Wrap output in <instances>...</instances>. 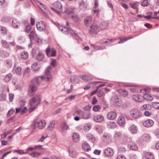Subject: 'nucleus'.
<instances>
[{
    "mask_svg": "<svg viewBox=\"0 0 159 159\" xmlns=\"http://www.w3.org/2000/svg\"><path fill=\"white\" fill-rule=\"evenodd\" d=\"M41 101L39 95H36L32 98L29 101V105L30 106H37L39 105Z\"/></svg>",
    "mask_w": 159,
    "mask_h": 159,
    "instance_id": "f257e3e1",
    "label": "nucleus"
},
{
    "mask_svg": "<svg viewBox=\"0 0 159 159\" xmlns=\"http://www.w3.org/2000/svg\"><path fill=\"white\" fill-rule=\"evenodd\" d=\"M37 89V86L35 83H32L29 87L28 90V94L30 97L34 96V93Z\"/></svg>",
    "mask_w": 159,
    "mask_h": 159,
    "instance_id": "f03ea898",
    "label": "nucleus"
},
{
    "mask_svg": "<svg viewBox=\"0 0 159 159\" xmlns=\"http://www.w3.org/2000/svg\"><path fill=\"white\" fill-rule=\"evenodd\" d=\"M130 116L134 118H137L141 116V113L139 111L136 109H133L130 111Z\"/></svg>",
    "mask_w": 159,
    "mask_h": 159,
    "instance_id": "7ed1b4c3",
    "label": "nucleus"
},
{
    "mask_svg": "<svg viewBox=\"0 0 159 159\" xmlns=\"http://www.w3.org/2000/svg\"><path fill=\"white\" fill-rule=\"evenodd\" d=\"M51 68V66H48L47 69H46L45 71V75L41 76V77L42 79H46V78L47 81L51 79L52 76L49 71Z\"/></svg>",
    "mask_w": 159,
    "mask_h": 159,
    "instance_id": "20e7f679",
    "label": "nucleus"
},
{
    "mask_svg": "<svg viewBox=\"0 0 159 159\" xmlns=\"http://www.w3.org/2000/svg\"><path fill=\"white\" fill-rule=\"evenodd\" d=\"M35 122H37V127L40 129H42L45 127L46 125V121L40 120L38 119H37L34 120Z\"/></svg>",
    "mask_w": 159,
    "mask_h": 159,
    "instance_id": "39448f33",
    "label": "nucleus"
},
{
    "mask_svg": "<svg viewBox=\"0 0 159 159\" xmlns=\"http://www.w3.org/2000/svg\"><path fill=\"white\" fill-rule=\"evenodd\" d=\"M114 154L113 150L109 148H107L104 150V154L107 157H111Z\"/></svg>",
    "mask_w": 159,
    "mask_h": 159,
    "instance_id": "423d86ee",
    "label": "nucleus"
},
{
    "mask_svg": "<svg viewBox=\"0 0 159 159\" xmlns=\"http://www.w3.org/2000/svg\"><path fill=\"white\" fill-rule=\"evenodd\" d=\"M103 140L107 144L111 143V138L110 135L107 133H105L103 135Z\"/></svg>",
    "mask_w": 159,
    "mask_h": 159,
    "instance_id": "0eeeda50",
    "label": "nucleus"
},
{
    "mask_svg": "<svg viewBox=\"0 0 159 159\" xmlns=\"http://www.w3.org/2000/svg\"><path fill=\"white\" fill-rule=\"evenodd\" d=\"M98 25L95 24L93 23L90 26V29L89 30V33L91 34H95L96 31L98 29Z\"/></svg>",
    "mask_w": 159,
    "mask_h": 159,
    "instance_id": "6e6552de",
    "label": "nucleus"
},
{
    "mask_svg": "<svg viewBox=\"0 0 159 159\" xmlns=\"http://www.w3.org/2000/svg\"><path fill=\"white\" fill-rule=\"evenodd\" d=\"M128 147L131 150L135 151L138 148L136 144L132 140L130 142H128Z\"/></svg>",
    "mask_w": 159,
    "mask_h": 159,
    "instance_id": "1a4fd4ad",
    "label": "nucleus"
},
{
    "mask_svg": "<svg viewBox=\"0 0 159 159\" xmlns=\"http://www.w3.org/2000/svg\"><path fill=\"white\" fill-rule=\"evenodd\" d=\"M154 124L153 121L152 120L148 119L145 121L143 123V125L146 127H148L152 126Z\"/></svg>",
    "mask_w": 159,
    "mask_h": 159,
    "instance_id": "9d476101",
    "label": "nucleus"
},
{
    "mask_svg": "<svg viewBox=\"0 0 159 159\" xmlns=\"http://www.w3.org/2000/svg\"><path fill=\"white\" fill-rule=\"evenodd\" d=\"M116 113L113 111H111L109 112L107 116V117L108 119L113 120L116 118Z\"/></svg>",
    "mask_w": 159,
    "mask_h": 159,
    "instance_id": "9b49d317",
    "label": "nucleus"
},
{
    "mask_svg": "<svg viewBox=\"0 0 159 159\" xmlns=\"http://www.w3.org/2000/svg\"><path fill=\"white\" fill-rule=\"evenodd\" d=\"M94 120L97 122H101L104 120V117L101 115H98L94 116Z\"/></svg>",
    "mask_w": 159,
    "mask_h": 159,
    "instance_id": "f8f14e48",
    "label": "nucleus"
},
{
    "mask_svg": "<svg viewBox=\"0 0 159 159\" xmlns=\"http://www.w3.org/2000/svg\"><path fill=\"white\" fill-rule=\"evenodd\" d=\"M61 131L65 133L66 132L67 130L69 129L68 125L65 122L61 124Z\"/></svg>",
    "mask_w": 159,
    "mask_h": 159,
    "instance_id": "ddd939ff",
    "label": "nucleus"
},
{
    "mask_svg": "<svg viewBox=\"0 0 159 159\" xmlns=\"http://www.w3.org/2000/svg\"><path fill=\"white\" fill-rule=\"evenodd\" d=\"M129 129L131 134H135L137 132L138 128L137 126L133 125L129 127Z\"/></svg>",
    "mask_w": 159,
    "mask_h": 159,
    "instance_id": "4468645a",
    "label": "nucleus"
},
{
    "mask_svg": "<svg viewBox=\"0 0 159 159\" xmlns=\"http://www.w3.org/2000/svg\"><path fill=\"white\" fill-rule=\"evenodd\" d=\"M72 139L75 142H77L79 140L80 137L79 134L76 133H73L72 136Z\"/></svg>",
    "mask_w": 159,
    "mask_h": 159,
    "instance_id": "2eb2a0df",
    "label": "nucleus"
},
{
    "mask_svg": "<svg viewBox=\"0 0 159 159\" xmlns=\"http://www.w3.org/2000/svg\"><path fill=\"white\" fill-rule=\"evenodd\" d=\"M58 27L59 30L64 34H67L68 33V28L67 29L65 26L59 25H58Z\"/></svg>",
    "mask_w": 159,
    "mask_h": 159,
    "instance_id": "dca6fc26",
    "label": "nucleus"
},
{
    "mask_svg": "<svg viewBox=\"0 0 159 159\" xmlns=\"http://www.w3.org/2000/svg\"><path fill=\"white\" fill-rule=\"evenodd\" d=\"M12 25L14 28H18L20 25V23L16 19H13L12 21Z\"/></svg>",
    "mask_w": 159,
    "mask_h": 159,
    "instance_id": "f3484780",
    "label": "nucleus"
},
{
    "mask_svg": "<svg viewBox=\"0 0 159 159\" xmlns=\"http://www.w3.org/2000/svg\"><path fill=\"white\" fill-rule=\"evenodd\" d=\"M121 137V133L120 132H116L114 136V138L115 140H120Z\"/></svg>",
    "mask_w": 159,
    "mask_h": 159,
    "instance_id": "a211bd4d",
    "label": "nucleus"
},
{
    "mask_svg": "<svg viewBox=\"0 0 159 159\" xmlns=\"http://www.w3.org/2000/svg\"><path fill=\"white\" fill-rule=\"evenodd\" d=\"M53 5L55 7L59 10L60 11V10L61 9L62 6L61 3L59 1H57L55 2L53 4Z\"/></svg>",
    "mask_w": 159,
    "mask_h": 159,
    "instance_id": "6ab92c4d",
    "label": "nucleus"
},
{
    "mask_svg": "<svg viewBox=\"0 0 159 159\" xmlns=\"http://www.w3.org/2000/svg\"><path fill=\"white\" fill-rule=\"evenodd\" d=\"M35 2L36 4L37 5L38 7L42 10H43V9L46 10V8L44 5L40 2L38 0L35 1Z\"/></svg>",
    "mask_w": 159,
    "mask_h": 159,
    "instance_id": "aec40b11",
    "label": "nucleus"
},
{
    "mask_svg": "<svg viewBox=\"0 0 159 159\" xmlns=\"http://www.w3.org/2000/svg\"><path fill=\"white\" fill-rule=\"evenodd\" d=\"M125 119L122 116H120L118 120V123L120 126H122L125 123Z\"/></svg>",
    "mask_w": 159,
    "mask_h": 159,
    "instance_id": "412c9836",
    "label": "nucleus"
},
{
    "mask_svg": "<svg viewBox=\"0 0 159 159\" xmlns=\"http://www.w3.org/2000/svg\"><path fill=\"white\" fill-rule=\"evenodd\" d=\"M92 17L89 16L86 17L84 20V23L86 26H89L91 22Z\"/></svg>",
    "mask_w": 159,
    "mask_h": 159,
    "instance_id": "4be33fe9",
    "label": "nucleus"
},
{
    "mask_svg": "<svg viewBox=\"0 0 159 159\" xmlns=\"http://www.w3.org/2000/svg\"><path fill=\"white\" fill-rule=\"evenodd\" d=\"M145 157L147 159H154L153 155L150 152H147L145 154Z\"/></svg>",
    "mask_w": 159,
    "mask_h": 159,
    "instance_id": "5701e85b",
    "label": "nucleus"
},
{
    "mask_svg": "<svg viewBox=\"0 0 159 159\" xmlns=\"http://www.w3.org/2000/svg\"><path fill=\"white\" fill-rule=\"evenodd\" d=\"M144 98L148 101H152L153 100V98L150 94L145 93L143 96Z\"/></svg>",
    "mask_w": 159,
    "mask_h": 159,
    "instance_id": "b1692460",
    "label": "nucleus"
},
{
    "mask_svg": "<svg viewBox=\"0 0 159 159\" xmlns=\"http://www.w3.org/2000/svg\"><path fill=\"white\" fill-rule=\"evenodd\" d=\"M82 147L85 151H88L90 149V147L87 143H84L82 145Z\"/></svg>",
    "mask_w": 159,
    "mask_h": 159,
    "instance_id": "393cba45",
    "label": "nucleus"
},
{
    "mask_svg": "<svg viewBox=\"0 0 159 159\" xmlns=\"http://www.w3.org/2000/svg\"><path fill=\"white\" fill-rule=\"evenodd\" d=\"M32 69L33 70L36 71L38 70L39 68V65L37 63H35L31 66Z\"/></svg>",
    "mask_w": 159,
    "mask_h": 159,
    "instance_id": "a878e982",
    "label": "nucleus"
},
{
    "mask_svg": "<svg viewBox=\"0 0 159 159\" xmlns=\"http://www.w3.org/2000/svg\"><path fill=\"white\" fill-rule=\"evenodd\" d=\"M87 139L92 142H94L95 139L94 136L91 134H88L86 135Z\"/></svg>",
    "mask_w": 159,
    "mask_h": 159,
    "instance_id": "bb28decb",
    "label": "nucleus"
},
{
    "mask_svg": "<svg viewBox=\"0 0 159 159\" xmlns=\"http://www.w3.org/2000/svg\"><path fill=\"white\" fill-rule=\"evenodd\" d=\"M119 92L121 95L125 97L128 95L127 92L125 89H121L119 90Z\"/></svg>",
    "mask_w": 159,
    "mask_h": 159,
    "instance_id": "cd10ccee",
    "label": "nucleus"
},
{
    "mask_svg": "<svg viewBox=\"0 0 159 159\" xmlns=\"http://www.w3.org/2000/svg\"><path fill=\"white\" fill-rule=\"evenodd\" d=\"M150 136L147 134H144L141 137L142 139L144 141H148L150 140Z\"/></svg>",
    "mask_w": 159,
    "mask_h": 159,
    "instance_id": "c85d7f7f",
    "label": "nucleus"
},
{
    "mask_svg": "<svg viewBox=\"0 0 159 159\" xmlns=\"http://www.w3.org/2000/svg\"><path fill=\"white\" fill-rule=\"evenodd\" d=\"M12 74L9 73L7 74L4 78V80L6 82H8L10 81L12 78Z\"/></svg>",
    "mask_w": 159,
    "mask_h": 159,
    "instance_id": "c756f323",
    "label": "nucleus"
},
{
    "mask_svg": "<svg viewBox=\"0 0 159 159\" xmlns=\"http://www.w3.org/2000/svg\"><path fill=\"white\" fill-rule=\"evenodd\" d=\"M44 57L43 53L39 52L37 56L36 59L39 61H41L43 58Z\"/></svg>",
    "mask_w": 159,
    "mask_h": 159,
    "instance_id": "7c9ffc66",
    "label": "nucleus"
},
{
    "mask_svg": "<svg viewBox=\"0 0 159 159\" xmlns=\"http://www.w3.org/2000/svg\"><path fill=\"white\" fill-rule=\"evenodd\" d=\"M28 57V54L26 51H23L21 53V58L24 59H27Z\"/></svg>",
    "mask_w": 159,
    "mask_h": 159,
    "instance_id": "2f4dec72",
    "label": "nucleus"
},
{
    "mask_svg": "<svg viewBox=\"0 0 159 159\" xmlns=\"http://www.w3.org/2000/svg\"><path fill=\"white\" fill-rule=\"evenodd\" d=\"M151 106L149 104H144L141 107V109L142 110H147L151 109Z\"/></svg>",
    "mask_w": 159,
    "mask_h": 159,
    "instance_id": "473e14b6",
    "label": "nucleus"
},
{
    "mask_svg": "<svg viewBox=\"0 0 159 159\" xmlns=\"http://www.w3.org/2000/svg\"><path fill=\"white\" fill-rule=\"evenodd\" d=\"M133 37H128L126 38H125L124 39H122L121 38H120V40L118 42V43L120 44L121 43H124V42H126L127 40H129L130 39H133Z\"/></svg>",
    "mask_w": 159,
    "mask_h": 159,
    "instance_id": "72a5a7b5",
    "label": "nucleus"
},
{
    "mask_svg": "<svg viewBox=\"0 0 159 159\" xmlns=\"http://www.w3.org/2000/svg\"><path fill=\"white\" fill-rule=\"evenodd\" d=\"M131 140H132L131 139L128 137L127 136L124 135L123 137L122 140L125 143L127 142H128H128H130Z\"/></svg>",
    "mask_w": 159,
    "mask_h": 159,
    "instance_id": "f704fd0d",
    "label": "nucleus"
},
{
    "mask_svg": "<svg viewBox=\"0 0 159 159\" xmlns=\"http://www.w3.org/2000/svg\"><path fill=\"white\" fill-rule=\"evenodd\" d=\"M83 115L82 117L84 119H88L89 118L90 114L89 112H84L82 113Z\"/></svg>",
    "mask_w": 159,
    "mask_h": 159,
    "instance_id": "c9c22d12",
    "label": "nucleus"
},
{
    "mask_svg": "<svg viewBox=\"0 0 159 159\" xmlns=\"http://www.w3.org/2000/svg\"><path fill=\"white\" fill-rule=\"evenodd\" d=\"M0 54L2 57H7L9 55V53L7 51H2L0 52Z\"/></svg>",
    "mask_w": 159,
    "mask_h": 159,
    "instance_id": "e433bc0d",
    "label": "nucleus"
},
{
    "mask_svg": "<svg viewBox=\"0 0 159 159\" xmlns=\"http://www.w3.org/2000/svg\"><path fill=\"white\" fill-rule=\"evenodd\" d=\"M2 46L6 48H8L9 46V43H7L4 40H2L1 42Z\"/></svg>",
    "mask_w": 159,
    "mask_h": 159,
    "instance_id": "4c0bfd02",
    "label": "nucleus"
},
{
    "mask_svg": "<svg viewBox=\"0 0 159 159\" xmlns=\"http://www.w3.org/2000/svg\"><path fill=\"white\" fill-rule=\"evenodd\" d=\"M10 18L7 16H5L2 17L1 21L3 22H8L10 20Z\"/></svg>",
    "mask_w": 159,
    "mask_h": 159,
    "instance_id": "58836bf2",
    "label": "nucleus"
},
{
    "mask_svg": "<svg viewBox=\"0 0 159 159\" xmlns=\"http://www.w3.org/2000/svg\"><path fill=\"white\" fill-rule=\"evenodd\" d=\"M54 123V121L51 122L50 125L48 127V130H51L53 129L55 125Z\"/></svg>",
    "mask_w": 159,
    "mask_h": 159,
    "instance_id": "ea45409f",
    "label": "nucleus"
},
{
    "mask_svg": "<svg viewBox=\"0 0 159 159\" xmlns=\"http://www.w3.org/2000/svg\"><path fill=\"white\" fill-rule=\"evenodd\" d=\"M56 50L53 48L51 49L50 54L49 56L50 57H54L56 55Z\"/></svg>",
    "mask_w": 159,
    "mask_h": 159,
    "instance_id": "a19ab883",
    "label": "nucleus"
},
{
    "mask_svg": "<svg viewBox=\"0 0 159 159\" xmlns=\"http://www.w3.org/2000/svg\"><path fill=\"white\" fill-rule=\"evenodd\" d=\"M30 154L33 157H37L40 155V153L37 152H35L31 153Z\"/></svg>",
    "mask_w": 159,
    "mask_h": 159,
    "instance_id": "79ce46f5",
    "label": "nucleus"
},
{
    "mask_svg": "<svg viewBox=\"0 0 159 159\" xmlns=\"http://www.w3.org/2000/svg\"><path fill=\"white\" fill-rule=\"evenodd\" d=\"M104 94V91L102 89H100V90L97 92V95L98 97H102Z\"/></svg>",
    "mask_w": 159,
    "mask_h": 159,
    "instance_id": "37998d69",
    "label": "nucleus"
},
{
    "mask_svg": "<svg viewBox=\"0 0 159 159\" xmlns=\"http://www.w3.org/2000/svg\"><path fill=\"white\" fill-rule=\"evenodd\" d=\"M7 65L10 68H11L12 66V63L11 60L7 59L6 61Z\"/></svg>",
    "mask_w": 159,
    "mask_h": 159,
    "instance_id": "c03bdc74",
    "label": "nucleus"
},
{
    "mask_svg": "<svg viewBox=\"0 0 159 159\" xmlns=\"http://www.w3.org/2000/svg\"><path fill=\"white\" fill-rule=\"evenodd\" d=\"M149 4L148 0H144L143 2L141 3V5L143 7H146Z\"/></svg>",
    "mask_w": 159,
    "mask_h": 159,
    "instance_id": "a18cd8bd",
    "label": "nucleus"
},
{
    "mask_svg": "<svg viewBox=\"0 0 159 159\" xmlns=\"http://www.w3.org/2000/svg\"><path fill=\"white\" fill-rule=\"evenodd\" d=\"M30 1H26L24 3V6L26 8H29L30 6Z\"/></svg>",
    "mask_w": 159,
    "mask_h": 159,
    "instance_id": "49530a36",
    "label": "nucleus"
},
{
    "mask_svg": "<svg viewBox=\"0 0 159 159\" xmlns=\"http://www.w3.org/2000/svg\"><path fill=\"white\" fill-rule=\"evenodd\" d=\"M43 79H44L46 80H47L46 78V79H42L41 77V76L37 78L36 79V80H35L36 82L35 83L37 85V84H38L40 82V81L41 80H43Z\"/></svg>",
    "mask_w": 159,
    "mask_h": 159,
    "instance_id": "de8ad7c7",
    "label": "nucleus"
},
{
    "mask_svg": "<svg viewBox=\"0 0 159 159\" xmlns=\"http://www.w3.org/2000/svg\"><path fill=\"white\" fill-rule=\"evenodd\" d=\"M69 15L71 16V17L74 19H76L77 18V15L75 13H73L71 12H70L69 13Z\"/></svg>",
    "mask_w": 159,
    "mask_h": 159,
    "instance_id": "09e8293b",
    "label": "nucleus"
},
{
    "mask_svg": "<svg viewBox=\"0 0 159 159\" xmlns=\"http://www.w3.org/2000/svg\"><path fill=\"white\" fill-rule=\"evenodd\" d=\"M15 111V110L13 109H11L8 112L7 116L8 117H9Z\"/></svg>",
    "mask_w": 159,
    "mask_h": 159,
    "instance_id": "8fccbe9b",
    "label": "nucleus"
},
{
    "mask_svg": "<svg viewBox=\"0 0 159 159\" xmlns=\"http://www.w3.org/2000/svg\"><path fill=\"white\" fill-rule=\"evenodd\" d=\"M133 99L134 101H137L139 102H140L141 101L140 100V99L137 95H133Z\"/></svg>",
    "mask_w": 159,
    "mask_h": 159,
    "instance_id": "3c124183",
    "label": "nucleus"
},
{
    "mask_svg": "<svg viewBox=\"0 0 159 159\" xmlns=\"http://www.w3.org/2000/svg\"><path fill=\"white\" fill-rule=\"evenodd\" d=\"M96 130L99 133H102V128L100 126H97L96 127Z\"/></svg>",
    "mask_w": 159,
    "mask_h": 159,
    "instance_id": "603ef678",
    "label": "nucleus"
},
{
    "mask_svg": "<svg viewBox=\"0 0 159 159\" xmlns=\"http://www.w3.org/2000/svg\"><path fill=\"white\" fill-rule=\"evenodd\" d=\"M152 106L154 108L159 109V102H154L152 104Z\"/></svg>",
    "mask_w": 159,
    "mask_h": 159,
    "instance_id": "864d4df0",
    "label": "nucleus"
},
{
    "mask_svg": "<svg viewBox=\"0 0 159 159\" xmlns=\"http://www.w3.org/2000/svg\"><path fill=\"white\" fill-rule=\"evenodd\" d=\"M131 7L134 9L137 10L138 9V6L136 3H131L130 4Z\"/></svg>",
    "mask_w": 159,
    "mask_h": 159,
    "instance_id": "5fc2aeb1",
    "label": "nucleus"
},
{
    "mask_svg": "<svg viewBox=\"0 0 159 159\" xmlns=\"http://www.w3.org/2000/svg\"><path fill=\"white\" fill-rule=\"evenodd\" d=\"M101 109L100 107L98 105H95L93 107V110L94 111H98Z\"/></svg>",
    "mask_w": 159,
    "mask_h": 159,
    "instance_id": "6e6d98bb",
    "label": "nucleus"
},
{
    "mask_svg": "<svg viewBox=\"0 0 159 159\" xmlns=\"http://www.w3.org/2000/svg\"><path fill=\"white\" fill-rule=\"evenodd\" d=\"M51 65L53 67L57 65V62L56 60L54 59H52L51 60Z\"/></svg>",
    "mask_w": 159,
    "mask_h": 159,
    "instance_id": "4d7b16f0",
    "label": "nucleus"
},
{
    "mask_svg": "<svg viewBox=\"0 0 159 159\" xmlns=\"http://www.w3.org/2000/svg\"><path fill=\"white\" fill-rule=\"evenodd\" d=\"M83 111L81 110H78L75 111L73 114V116L79 115L80 114L83 113Z\"/></svg>",
    "mask_w": 159,
    "mask_h": 159,
    "instance_id": "13d9d810",
    "label": "nucleus"
},
{
    "mask_svg": "<svg viewBox=\"0 0 159 159\" xmlns=\"http://www.w3.org/2000/svg\"><path fill=\"white\" fill-rule=\"evenodd\" d=\"M31 26L29 24L26 27V32L27 33H30V30L31 29Z\"/></svg>",
    "mask_w": 159,
    "mask_h": 159,
    "instance_id": "bf43d9fd",
    "label": "nucleus"
},
{
    "mask_svg": "<svg viewBox=\"0 0 159 159\" xmlns=\"http://www.w3.org/2000/svg\"><path fill=\"white\" fill-rule=\"evenodd\" d=\"M14 152H16L19 154H25L27 153V152H24L23 150H15Z\"/></svg>",
    "mask_w": 159,
    "mask_h": 159,
    "instance_id": "052dcab7",
    "label": "nucleus"
},
{
    "mask_svg": "<svg viewBox=\"0 0 159 159\" xmlns=\"http://www.w3.org/2000/svg\"><path fill=\"white\" fill-rule=\"evenodd\" d=\"M15 120V116H13L8 119L7 121V122H8V123H10L12 122V121Z\"/></svg>",
    "mask_w": 159,
    "mask_h": 159,
    "instance_id": "680f3d73",
    "label": "nucleus"
},
{
    "mask_svg": "<svg viewBox=\"0 0 159 159\" xmlns=\"http://www.w3.org/2000/svg\"><path fill=\"white\" fill-rule=\"evenodd\" d=\"M6 98V96L5 95L2 94H1L0 95V101H3Z\"/></svg>",
    "mask_w": 159,
    "mask_h": 159,
    "instance_id": "e2e57ef3",
    "label": "nucleus"
},
{
    "mask_svg": "<svg viewBox=\"0 0 159 159\" xmlns=\"http://www.w3.org/2000/svg\"><path fill=\"white\" fill-rule=\"evenodd\" d=\"M16 73L18 75L20 74L21 73V68L20 67H18L16 70Z\"/></svg>",
    "mask_w": 159,
    "mask_h": 159,
    "instance_id": "0e129e2a",
    "label": "nucleus"
},
{
    "mask_svg": "<svg viewBox=\"0 0 159 159\" xmlns=\"http://www.w3.org/2000/svg\"><path fill=\"white\" fill-rule=\"evenodd\" d=\"M92 106L90 105H88L85 106L84 109L86 111H89L91 108Z\"/></svg>",
    "mask_w": 159,
    "mask_h": 159,
    "instance_id": "69168bd1",
    "label": "nucleus"
},
{
    "mask_svg": "<svg viewBox=\"0 0 159 159\" xmlns=\"http://www.w3.org/2000/svg\"><path fill=\"white\" fill-rule=\"evenodd\" d=\"M77 77L75 75H74L71 77L70 78V81L72 83H73L74 82L76 79Z\"/></svg>",
    "mask_w": 159,
    "mask_h": 159,
    "instance_id": "338daca9",
    "label": "nucleus"
},
{
    "mask_svg": "<svg viewBox=\"0 0 159 159\" xmlns=\"http://www.w3.org/2000/svg\"><path fill=\"white\" fill-rule=\"evenodd\" d=\"M117 159H126L125 157L123 155L119 154L117 157Z\"/></svg>",
    "mask_w": 159,
    "mask_h": 159,
    "instance_id": "774afa93",
    "label": "nucleus"
}]
</instances>
